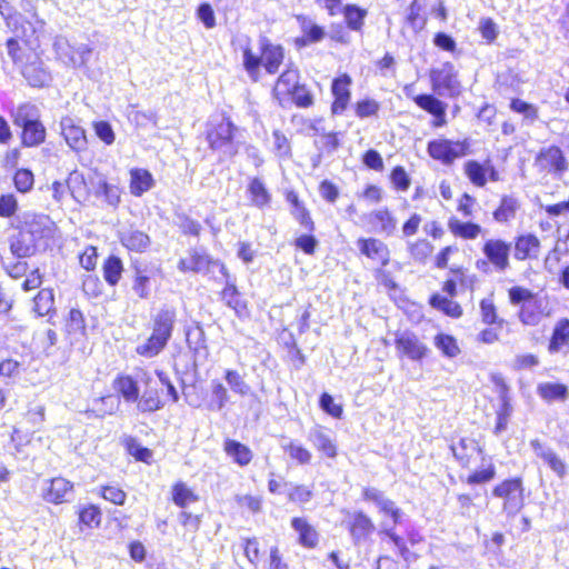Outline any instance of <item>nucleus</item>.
<instances>
[{"mask_svg": "<svg viewBox=\"0 0 569 569\" xmlns=\"http://www.w3.org/2000/svg\"><path fill=\"white\" fill-rule=\"evenodd\" d=\"M177 321V311L173 307L164 306L152 317V333L136 347V352L146 358L158 356L168 345Z\"/></svg>", "mask_w": 569, "mask_h": 569, "instance_id": "f257e3e1", "label": "nucleus"}, {"mask_svg": "<svg viewBox=\"0 0 569 569\" xmlns=\"http://www.w3.org/2000/svg\"><path fill=\"white\" fill-rule=\"evenodd\" d=\"M33 21L24 19L21 14H10L6 18V24L13 33L12 38L21 40L30 49H36L37 33L44 27V21L39 18L37 12L32 14Z\"/></svg>", "mask_w": 569, "mask_h": 569, "instance_id": "f03ea898", "label": "nucleus"}, {"mask_svg": "<svg viewBox=\"0 0 569 569\" xmlns=\"http://www.w3.org/2000/svg\"><path fill=\"white\" fill-rule=\"evenodd\" d=\"M427 151L432 159L443 164H451L456 159L470 153V142L468 139L463 141L435 139L428 142Z\"/></svg>", "mask_w": 569, "mask_h": 569, "instance_id": "7ed1b4c3", "label": "nucleus"}, {"mask_svg": "<svg viewBox=\"0 0 569 569\" xmlns=\"http://www.w3.org/2000/svg\"><path fill=\"white\" fill-rule=\"evenodd\" d=\"M492 496L503 500L507 516H516L525 505L523 487L519 478L507 479L492 489Z\"/></svg>", "mask_w": 569, "mask_h": 569, "instance_id": "20e7f679", "label": "nucleus"}, {"mask_svg": "<svg viewBox=\"0 0 569 569\" xmlns=\"http://www.w3.org/2000/svg\"><path fill=\"white\" fill-rule=\"evenodd\" d=\"M236 127L229 119H221L207 132V141L212 150L222 151L226 157H233L238 147L233 141Z\"/></svg>", "mask_w": 569, "mask_h": 569, "instance_id": "39448f33", "label": "nucleus"}, {"mask_svg": "<svg viewBox=\"0 0 569 569\" xmlns=\"http://www.w3.org/2000/svg\"><path fill=\"white\" fill-rule=\"evenodd\" d=\"M533 166L539 172L549 173L557 178L568 170V162L562 150L556 146L542 148L535 158Z\"/></svg>", "mask_w": 569, "mask_h": 569, "instance_id": "423d86ee", "label": "nucleus"}, {"mask_svg": "<svg viewBox=\"0 0 569 569\" xmlns=\"http://www.w3.org/2000/svg\"><path fill=\"white\" fill-rule=\"evenodd\" d=\"M210 268H218L222 277H228V270L224 263L212 259L203 250L192 249L189 251L187 258L180 259L178 262V269L182 272L192 271L196 273H204L209 272Z\"/></svg>", "mask_w": 569, "mask_h": 569, "instance_id": "0eeeda50", "label": "nucleus"}, {"mask_svg": "<svg viewBox=\"0 0 569 569\" xmlns=\"http://www.w3.org/2000/svg\"><path fill=\"white\" fill-rule=\"evenodd\" d=\"M53 49L58 58L68 66L80 67L87 63L91 54V48L88 44H81L77 48L70 46L63 37H57L53 42Z\"/></svg>", "mask_w": 569, "mask_h": 569, "instance_id": "6e6552de", "label": "nucleus"}, {"mask_svg": "<svg viewBox=\"0 0 569 569\" xmlns=\"http://www.w3.org/2000/svg\"><path fill=\"white\" fill-rule=\"evenodd\" d=\"M511 244L501 239H489L485 242L482 252L497 272H505L510 268Z\"/></svg>", "mask_w": 569, "mask_h": 569, "instance_id": "1a4fd4ad", "label": "nucleus"}, {"mask_svg": "<svg viewBox=\"0 0 569 569\" xmlns=\"http://www.w3.org/2000/svg\"><path fill=\"white\" fill-rule=\"evenodd\" d=\"M395 345L398 352L413 361L422 360L429 352V348L417 335L410 331L399 332L396 337Z\"/></svg>", "mask_w": 569, "mask_h": 569, "instance_id": "9d476101", "label": "nucleus"}, {"mask_svg": "<svg viewBox=\"0 0 569 569\" xmlns=\"http://www.w3.org/2000/svg\"><path fill=\"white\" fill-rule=\"evenodd\" d=\"M144 390L139 395L137 409L141 413L156 412L164 407V401L160 397L159 388L153 383L149 376L143 379Z\"/></svg>", "mask_w": 569, "mask_h": 569, "instance_id": "9b49d317", "label": "nucleus"}, {"mask_svg": "<svg viewBox=\"0 0 569 569\" xmlns=\"http://www.w3.org/2000/svg\"><path fill=\"white\" fill-rule=\"evenodd\" d=\"M431 81L433 90L440 94L441 90L453 93L459 89V82L457 80L455 67L449 62L443 63L439 69L431 71Z\"/></svg>", "mask_w": 569, "mask_h": 569, "instance_id": "f8f14e48", "label": "nucleus"}, {"mask_svg": "<svg viewBox=\"0 0 569 569\" xmlns=\"http://www.w3.org/2000/svg\"><path fill=\"white\" fill-rule=\"evenodd\" d=\"M308 441L328 458L337 456V446L332 438L331 431L322 426L312 427L307 436Z\"/></svg>", "mask_w": 569, "mask_h": 569, "instance_id": "ddd939ff", "label": "nucleus"}, {"mask_svg": "<svg viewBox=\"0 0 569 569\" xmlns=\"http://www.w3.org/2000/svg\"><path fill=\"white\" fill-rule=\"evenodd\" d=\"M548 352L550 355L569 352V319H559L553 329L548 343Z\"/></svg>", "mask_w": 569, "mask_h": 569, "instance_id": "4468645a", "label": "nucleus"}, {"mask_svg": "<svg viewBox=\"0 0 569 569\" xmlns=\"http://www.w3.org/2000/svg\"><path fill=\"white\" fill-rule=\"evenodd\" d=\"M23 78L31 87L42 88L50 84L52 77L40 60L24 63L21 68Z\"/></svg>", "mask_w": 569, "mask_h": 569, "instance_id": "2eb2a0df", "label": "nucleus"}, {"mask_svg": "<svg viewBox=\"0 0 569 569\" xmlns=\"http://www.w3.org/2000/svg\"><path fill=\"white\" fill-rule=\"evenodd\" d=\"M61 131L68 146L76 152L87 148L84 130L77 126L72 118L66 117L61 120Z\"/></svg>", "mask_w": 569, "mask_h": 569, "instance_id": "dca6fc26", "label": "nucleus"}, {"mask_svg": "<svg viewBox=\"0 0 569 569\" xmlns=\"http://www.w3.org/2000/svg\"><path fill=\"white\" fill-rule=\"evenodd\" d=\"M260 51L262 58V66L270 74L276 73L281 66L284 53L281 46H274L268 42L266 38L260 40Z\"/></svg>", "mask_w": 569, "mask_h": 569, "instance_id": "f3484780", "label": "nucleus"}, {"mask_svg": "<svg viewBox=\"0 0 569 569\" xmlns=\"http://www.w3.org/2000/svg\"><path fill=\"white\" fill-rule=\"evenodd\" d=\"M357 246L362 254L386 266L389 261V250L387 246L379 239H359Z\"/></svg>", "mask_w": 569, "mask_h": 569, "instance_id": "a211bd4d", "label": "nucleus"}, {"mask_svg": "<svg viewBox=\"0 0 569 569\" xmlns=\"http://www.w3.org/2000/svg\"><path fill=\"white\" fill-rule=\"evenodd\" d=\"M540 251V240L531 233L522 234L515 240L513 257L517 260L537 258Z\"/></svg>", "mask_w": 569, "mask_h": 569, "instance_id": "6ab92c4d", "label": "nucleus"}, {"mask_svg": "<svg viewBox=\"0 0 569 569\" xmlns=\"http://www.w3.org/2000/svg\"><path fill=\"white\" fill-rule=\"evenodd\" d=\"M153 273V270L147 266H134L132 290L140 299L150 298Z\"/></svg>", "mask_w": 569, "mask_h": 569, "instance_id": "aec40b11", "label": "nucleus"}, {"mask_svg": "<svg viewBox=\"0 0 569 569\" xmlns=\"http://www.w3.org/2000/svg\"><path fill=\"white\" fill-rule=\"evenodd\" d=\"M546 306L541 299H532L521 306L519 320L526 326H537L542 318L548 316L545 311Z\"/></svg>", "mask_w": 569, "mask_h": 569, "instance_id": "412c9836", "label": "nucleus"}, {"mask_svg": "<svg viewBox=\"0 0 569 569\" xmlns=\"http://www.w3.org/2000/svg\"><path fill=\"white\" fill-rule=\"evenodd\" d=\"M73 485L64 478H53L44 495V499L52 503H62L70 500Z\"/></svg>", "mask_w": 569, "mask_h": 569, "instance_id": "4be33fe9", "label": "nucleus"}, {"mask_svg": "<svg viewBox=\"0 0 569 569\" xmlns=\"http://www.w3.org/2000/svg\"><path fill=\"white\" fill-rule=\"evenodd\" d=\"M23 229L38 241L51 236L52 221L44 214L32 216L26 220Z\"/></svg>", "mask_w": 569, "mask_h": 569, "instance_id": "5701e85b", "label": "nucleus"}, {"mask_svg": "<svg viewBox=\"0 0 569 569\" xmlns=\"http://www.w3.org/2000/svg\"><path fill=\"white\" fill-rule=\"evenodd\" d=\"M223 450L240 467L249 465L253 458L251 449L236 440L227 439L223 443Z\"/></svg>", "mask_w": 569, "mask_h": 569, "instance_id": "b1692460", "label": "nucleus"}, {"mask_svg": "<svg viewBox=\"0 0 569 569\" xmlns=\"http://www.w3.org/2000/svg\"><path fill=\"white\" fill-rule=\"evenodd\" d=\"M120 241L130 251L143 252L150 246V238L147 233L128 229L120 232Z\"/></svg>", "mask_w": 569, "mask_h": 569, "instance_id": "393cba45", "label": "nucleus"}, {"mask_svg": "<svg viewBox=\"0 0 569 569\" xmlns=\"http://www.w3.org/2000/svg\"><path fill=\"white\" fill-rule=\"evenodd\" d=\"M291 527L299 535V543L306 548H315L319 540L317 530L305 519L296 517L291 520Z\"/></svg>", "mask_w": 569, "mask_h": 569, "instance_id": "a878e982", "label": "nucleus"}, {"mask_svg": "<svg viewBox=\"0 0 569 569\" xmlns=\"http://www.w3.org/2000/svg\"><path fill=\"white\" fill-rule=\"evenodd\" d=\"M451 450L462 467H468L471 458L481 452L478 442L470 438H461L458 443L451 446Z\"/></svg>", "mask_w": 569, "mask_h": 569, "instance_id": "bb28decb", "label": "nucleus"}, {"mask_svg": "<svg viewBox=\"0 0 569 569\" xmlns=\"http://www.w3.org/2000/svg\"><path fill=\"white\" fill-rule=\"evenodd\" d=\"M301 20L302 36L296 39V43L299 47H306L311 43L320 42L326 32L322 27L316 24L312 20L307 18H299Z\"/></svg>", "mask_w": 569, "mask_h": 569, "instance_id": "cd10ccee", "label": "nucleus"}, {"mask_svg": "<svg viewBox=\"0 0 569 569\" xmlns=\"http://www.w3.org/2000/svg\"><path fill=\"white\" fill-rule=\"evenodd\" d=\"M299 86V72L297 69H287L277 80L273 94L278 100L289 96Z\"/></svg>", "mask_w": 569, "mask_h": 569, "instance_id": "c85d7f7f", "label": "nucleus"}, {"mask_svg": "<svg viewBox=\"0 0 569 569\" xmlns=\"http://www.w3.org/2000/svg\"><path fill=\"white\" fill-rule=\"evenodd\" d=\"M36 240L22 228L12 239L10 249L18 258H27L36 252Z\"/></svg>", "mask_w": 569, "mask_h": 569, "instance_id": "c756f323", "label": "nucleus"}, {"mask_svg": "<svg viewBox=\"0 0 569 569\" xmlns=\"http://www.w3.org/2000/svg\"><path fill=\"white\" fill-rule=\"evenodd\" d=\"M22 128L21 144L27 148L38 147L46 140V128L42 122L36 121Z\"/></svg>", "mask_w": 569, "mask_h": 569, "instance_id": "7c9ffc66", "label": "nucleus"}, {"mask_svg": "<svg viewBox=\"0 0 569 569\" xmlns=\"http://www.w3.org/2000/svg\"><path fill=\"white\" fill-rule=\"evenodd\" d=\"M367 219L369 223L379 226L378 231L381 233L389 236L397 229V220L387 208L372 211Z\"/></svg>", "mask_w": 569, "mask_h": 569, "instance_id": "2f4dec72", "label": "nucleus"}, {"mask_svg": "<svg viewBox=\"0 0 569 569\" xmlns=\"http://www.w3.org/2000/svg\"><path fill=\"white\" fill-rule=\"evenodd\" d=\"M13 124L23 127L40 120L39 108L30 102L22 103L11 111Z\"/></svg>", "mask_w": 569, "mask_h": 569, "instance_id": "473e14b6", "label": "nucleus"}, {"mask_svg": "<svg viewBox=\"0 0 569 569\" xmlns=\"http://www.w3.org/2000/svg\"><path fill=\"white\" fill-rule=\"evenodd\" d=\"M520 203L517 198L512 196H503L499 207L493 212V219L497 222L505 223L515 219Z\"/></svg>", "mask_w": 569, "mask_h": 569, "instance_id": "72a5a7b5", "label": "nucleus"}, {"mask_svg": "<svg viewBox=\"0 0 569 569\" xmlns=\"http://www.w3.org/2000/svg\"><path fill=\"white\" fill-rule=\"evenodd\" d=\"M130 192L140 197L142 193L151 189L153 184L152 176L144 169H133L130 172Z\"/></svg>", "mask_w": 569, "mask_h": 569, "instance_id": "f704fd0d", "label": "nucleus"}, {"mask_svg": "<svg viewBox=\"0 0 569 569\" xmlns=\"http://www.w3.org/2000/svg\"><path fill=\"white\" fill-rule=\"evenodd\" d=\"M114 389L127 402H137L140 390L138 382L130 376H121L114 381Z\"/></svg>", "mask_w": 569, "mask_h": 569, "instance_id": "c9c22d12", "label": "nucleus"}, {"mask_svg": "<svg viewBox=\"0 0 569 569\" xmlns=\"http://www.w3.org/2000/svg\"><path fill=\"white\" fill-rule=\"evenodd\" d=\"M242 64L249 78L253 82H257L260 79V66L262 64L261 53H253L250 46L246 44L242 48Z\"/></svg>", "mask_w": 569, "mask_h": 569, "instance_id": "e433bc0d", "label": "nucleus"}, {"mask_svg": "<svg viewBox=\"0 0 569 569\" xmlns=\"http://www.w3.org/2000/svg\"><path fill=\"white\" fill-rule=\"evenodd\" d=\"M226 286L221 292L222 300L227 303L228 307L233 309L238 315H240L246 305L241 301L239 291L236 284L230 280V274L228 277H223Z\"/></svg>", "mask_w": 569, "mask_h": 569, "instance_id": "4c0bfd02", "label": "nucleus"}, {"mask_svg": "<svg viewBox=\"0 0 569 569\" xmlns=\"http://www.w3.org/2000/svg\"><path fill=\"white\" fill-rule=\"evenodd\" d=\"M54 295L52 289H41L33 299V311L38 317L50 315L54 310Z\"/></svg>", "mask_w": 569, "mask_h": 569, "instance_id": "58836bf2", "label": "nucleus"}, {"mask_svg": "<svg viewBox=\"0 0 569 569\" xmlns=\"http://www.w3.org/2000/svg\"><path fill=\"white\" fill-rule=\"evenodd\" d=\"M512 406L509 401V398L506 393H502L500 397V406L497 410V422L493 429V433L496 436H500L503 431L507 430L509 420L512 415Z\"/></svg>", "mask_w": 569, "mask_h": 569, "instance_id": "ea45409f", "label": "nucleus"}, {"mask_svg": "<svg viewBox=\"0 0 569 569\" xmlns=\"http://www.w3.org/2000/svg\"><path fill=\"white\" fill-rule=\"evenodd\" d=\"M448 226L455 236L470 240L476 239L482 231V228L479 224L473 222H461L458 219H450Z\"/></svg>", "mask_w": 569, "mask_h": 569, "instance_id": "a19ab883", "label": "nucleus"}, {"mask_svg": "<svg viewBox=\"0 0 569 569\" xmlns=\"http://www.w3.org/2000/svg\"><path fill=\"white\" fill-rule=\"evenodd\" d=\"M351 535L355 539H361L369 536L375 530V525L371 519L362 511L353 513Z\"/></svg>", "mask_w": 569, "mask_h": 569, "instance_id": "79ce46f5", "label": "nucleus"}, {"mask_svg": "<svg viewBox=\"0 0 569 569\" xmlns=\"http://www.w3.org/2000/svg\"><path fill=\"white\" fill-rule=\"evenodd\" d=\"M97 197H102L106 203L117 208L121 201V190L118 186L100 180L96 190Z\"/></svg>", "mask_w": 569, "mask_h": 569, "instance_id": "37998d69", "label": "nucleus"}, {"mask_svg": "<svg viewBox=\"0 0 569 569\" xmlns=\"http://www.w3.org/2000/svg\"><path fill=\"white\" fill-rule=\"evenodd\" d=\"M539 396L547 401L561 400L568 398V388L562 383L545 382L538 386Z\"/></svg>", "mask_w": 569, "mask_h": 569, "instance_id": "c03bdc74", "label": "nucleus"}, {"mask_svg": "<svg viewBox=\"0 0 569 569\" xmlns=\"http://www.w3.org/2000/svg\"><path fill=\"white\" fill-rule=\"evenodd\" d=\"M123 264L120 258L110 256L103 263V277L110 286H116L121 279Z\"/></svg>", "mask_w": 569, "mask_h": 569, "instance_id": "a18cd8bd", "label": "nucleus"}, {"mask_svg": "<svg viewBox=\"0 0 569 569\" xmlns=\"http://www.w3.org/2000/svg\"><path fill=\"white\" fill-rule=\"evenodd\" d=\"M248 191L254 206L262 208L270 202L271 196L268 192L264 183L259 178H253L250 181Z\"/></svg>", "mask_w": 569, "mask_h": 569, "instance_id": "49530a36", "label": "nucleus"}, {"mask_svg": "<svg viewBox=\"0 0 569 569\" xmlns=\"http://www.w3.org/2000/svg\"><path fill=\"white\" fill-rule=\"evenodd\" d=\"M418 107L431 113L432 116H442L447 104L431 94H419L413 98Z\"/></svg>", "mask_w": 569, "mask_h": 569, "instance_id": "de8ad7c7", "label": "nucleus"}, {"mask_svg": "<svg viewBox=\"0 0 569 569\" xmlns=\"http://www.w3.org/2000/svg\"><path fill=\"white\" fill-rule=\"evenodd\" d=\"M224 380L232 392L241 397H246L250 393V386L238 371L228 369L224 375Z\"/></svg>", "mask_w": 569, "mask_h": 569, "instance_id": "09e8293b", "label": "nucleus"}, {"mask_svg": "<svg viewBox=\"0 0 569 569\" xmlns=\"http://www.w3.org/2000/svg\"><path fill=\"white\" fill-rule=\"evenodd\" d=\"M435 346L445 357L456 358L460 353L457 340L449 335L439 333L435 337Z\"/></svg>", "mask_w": 569, "mask_h": 569, "instance_id": "8fccbe9b", "label": "nucleus"}, {"mask_svg": "<svg viewBox=\"0 0 569 569\" xmlns=\"http://www.w3.org/2000/svg\"><path fill=\"white\" fill-rule=\"evenodd\" d=\"M211 395L212 399L210 401L209 408L213 411L222 410L229 401L227 388L220 381L213 380L211 382Z\"/></svg>", "mask_w": 569, "mask_h": 569, "instance_id": "3c124183", "label": "nucleus"}, {"mask_svg": "<svg viewBox=\"0 0 569 569\" xmlns=\"http://www.w3.org/2000/svg\"><path fill=\"white\" fill-rule=\"evenodd\" d=\"M430 303L432 307L443 311L447 316L458 318L462 315V309L459 303L446 297L439 295L432 296Z\"/></svg>", "mask_w": 569, "mask_h": 569, "instance_id": "603ef678", "label": "nucleus"}, {"mask_svg": "<svg viewBox=\"0 0 569 569\" xmlns=\"http://www.w3.org/2000/svg\"><path fill=\"white\" fill-rule=\"evenodd\" d=\"M366 16L367 11L356 6L348 4L345 8V19L351 30L360 31Z\"/></svg>", "mask_w": 569, "mask_h": 569, "instance_id": "864d4df0", "label": "nucleus"}, {"mask_svg": "<svg viewBox=\"0 0 569 569\" xmlns=\"http://www.w3.org/2000/svg\"><path fill=\"white\" fill-rule=\"evenodd\" d=\"M486 168L475 160H469L465 164V172L467 177L478 187H483L486 184Z\"/></svg>", "mask_w": 569, "mask_h": 569, "instance_id": "5fc2aeb1", "label": "nucleus"}, {"mask_svg": "<svg viewBox=\"0 0 569 569\" xmlns=\"http://www.w3.org/2000/svg\"><path fill=\"white\" fill-rule=\"evenodd\" d=\"M172 499L177 506L186 508L190 503L196 502L198 497L184 483L180 482L173 487Z\"/></svg>", "mask_w": 569, "mask_h": 569, "instance_id": "6e6d98bb", "label": "nucleus"}, {"mask_svg": "<svg viewBox=\"0 0 569 569\" xmlns=\"http://www.w3.org/2000/svg\"><path fill=\"white\" fill-rule=\"evenodd\" d=\"M496 476V467L492 462L488 465L483 463V468L480 470L473 471L468 476L466 482L468 485H481L491 481Z\"/></svg>", "mask_w": 569, "mask_h": 569, "instance_id": "4d7b16f0", "label": "nucleus"}, {"mask_svg": "<svg viewBox=\"0 0 569 569\" xmlns=\"http://www.w3.org/2000/svg\"><path fill=\"white\" fill-rule=\"evenodd\" d=\"M66 184L73 198L83 194L87 189L84 176L78 170H73L69 173Z\"/></svg>", "mask_w": 569, "mask_h": 569, "instance_id": "13d9d810", "label": "nucleus"}, {"mask_svg": "<svg viewBox=\"0 0 569 569\" xmlns=\"http://www.w3.org/2000/svg\"><path fill=\"white\" fill-rule=\"evenodd\" d=\"M7 51L8 56L12 60L13 64L21 68L24 63H27L28 58L26 56L24 50L19 43V40L17 38H9L7 40Z\"/></svg>", "mask_w": 569, "mask_h": 569, "instance_id": "bf43d9fd", "label": "nucleus"}, {"mask_svg": "<svg viewBox=\"0 0 569 569\" xmlns=\"http://www.w3.org/2000/svg\"><path fill=\"white\" fill-rule=\"evenodd\" d=\"M282 448L292 459L301 465H307L311 461V452L293 441L283 445Z\"/></svg>", "mask_w": 569, "mask_h": 569, "instance_id": "052dcab7", "label": "nucleus"}, {"mask_svg": "<svg viewBox=\"0 0 569 569\" xmlns=\"http://www.w3.org/2000/svg\"><path fill=\"white\" fill-rule=\"evenodd\" d=\"M362 498L368 502L375 503L379 511L389 506L388 502L391 501L381 490L375 487L363 488Z\"/></svg>", "mask_w": 569, "mask_h": 569, "instance_id": "680f3d73", "label": "nucleus"}, {"mask_svg": "<svg viewBox=\"0 0 569 569\" xmlns=\"http://www.w3.org/2000/svg\"><path fill=\"white\" fill-rule=\"evenodd\" d=\"M13 181L17 190L26 193L33 187V173L29 169H19L13 177Z\"/></svg>", "mask_w": 569, "mask_h": 569, "instance_id": "e2e57ef3", "label": "nucleus"}, {"mask_svg": "<svg viewBox=\"0 0 569 569\" xmlns=\"http://www.w3.org/2000/svg\"><path fill=\"white\" fill-rule=\"evenodd\" d=\"M187 342L189 348L194 352L196 356H200L202 351H207L204 333L201 329L188 331Z\"/></svg>", "mask_w": 569, "mask_h": 569, "instance_id": "0e129e2a", "label": "nucleus"}, {"mask_svg": "<svg viewBox=\"0 0 569 569\" xmlns=\"http://www.w3.org/2000/svg\"><path fill=\"white\" fill-rule=\"evenodd\" d=\"M84 329V320L82 312L78 309H71L69 311L66 330L68 333H77Z\"/></svg>", "mask_w": 569, "mask_h": 569, "instance_id": "69168bd1", "label": "nucleus"}, {"mask_svg": "<svg viewBox=\"0 0 569 569\" xmlns=\"http://www.w3.org/2000/svg\"><path fill=\"white\" fill-rule=\"evenodd\" d=\"M432 250V244L427 240H418L410 244V253L412 258L418 261H423L431 254Z\"/></svg>", "mask_w": 569, "mask_h": 569, "instance_id": "338daca9", "label": "nucleus"}, {"mask_svg": "<svg viewBox=\"0 0 569 569\" xmlns=\"http://www.w3.org/2000/svg\"><path fill=\"white\" fill-rule=\"evenodd\" d=\"M101 496L103 499L117 505L122 506L126 501V492L116 486H106L101 488Z\"/></svg>", "mask_w": 569, "mask_h": 569, "instance_id": "774afa93", "label": "nucleus"}]
</instances>
